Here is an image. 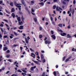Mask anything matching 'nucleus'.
<instances>
[{
  "label": "nucleus",
  "mask_w": 76,
  "mask_h": 76,
  "mask_svg": "<svg viewBox=\"0 0 76 76\" xmlns=\"http://www.w3.org/2000/svg\"><path fill=\"white\" fill-rule=\"evenodd\" d=\"M18 13L19 14H20V15H22V12H21L19 11Z\"/></svg>",
  "instance_id": "obj_40"
},
{
  "label": "nucleus",
  "mask_w": 76,
  "mask_h": 76,
  "mask_svg": "<svg viewBox=\"0 0 76 76\" xmlns=\"http://www.w3.org/2000/svg\"><path fill=\"white\" fill-rule=\"evenodd\" d=\"M13 33L14 34V35H15V36H17L19 34H18L16 33V32H13Z\"/></svg>",
  "instance_id": "obj_19"
},
{
  "label": "nucleus",
  "mask_w": 76,
  "mask_h": 76,
  "mask_svg": "<svg viewBox=\"0 0 76 76\" xmlns=\"http://www.w3.org/2000/svg\"><path fill=\"white\" fill-rule=\"evenodd\" d=\"M23 26H21L20 27H19L18 28L20 29H23Z\"/></svg>",
  "instance_id": "obj_20"
},
{
  "label": "nucleus",
  "mask_w": 76,
  "mask_h": 76,
  "mask_svg": "<svg viewBox=\"0 0 76 76\" xmlns=\"http://www.w3.org/2000/svg\"><path fill=\"white\" fill-rule=\"evenodd\" d=\"M3 13L1 12H0V15H3Z\"/></svg>",
  "instance_id": "obj_64"
},
{
  "label": "nucleus",
  "mask_w": 76,
  "mask_h": 76,
  "mask_svg": "<svg viewBox=\"0 0 76 76\" xmlns=\"http://www.w3.org/2000/svg\"><path fill=\"white\" fill-rule=\"evenodd\" d=\"M35 12V10H34L33 9V8L31 9V13L32 15H35V14L34 13H33L32 12Z\"/></svg>",
  "instance_id": "obj_11"
},
{
  "label": "nucleus",
  "mask_w": 76,
  "mask_h": 76,
  "mask_svg": "<svg viewBox=\"0 0 76 76\" xmlns=\"http://www.w3.org/2000/svg\"><path fill=\"white\" fill-rule=\"evenodd\" d=\"M35 54H36L37 56H38V52H36V53H35Z\"/></svg>",
  "instance_id": "obj_43"
},
{
  "label": "nucleus",
  "mask_w": 76,
  "mask_h": 76,
  "mask_svg": "<svg viewBox=\"0 0 76 76\" xmlns=\"http://www.w3.org/2000/svg\"><path fill=\"white\" fill-rule=\"evenodd\" d=\"M10 52V50H7V51L6 53H9Z\"/></svg>",
  "instance_id": "obj_30"
},
{
  "label": "nucleus",
  "mask_w": 76,
  "mask_h": 76,
  "mask_svg": "<svg viewBox=\"0 0 76 76\" xmlns=\"http://www.w3.org/2000/svg\"><path fill=\"white\" fill-rule=\"evenodd\" d=\"M39 4H40L42 5H43L44 4V3H43V2H41V3H39Z\"/></svg>",
  "instance_id": "obj_44"
},
{
  "label": "nucleus",
  "mask_w": 76,
  "mask_h": 76,
  "mask_svg": "<svg viewBox=\"0 0 76 76\" xmlns=\"http://www.w3.org/2000/svg\"><path fill=\"white\" fill-rule=\"evenodd\" d=\"M27 39L26 38H25V39L26 40V44H28L29 43V42L28 41L29 40V39H30V38L28 36L27 37Z\"/></svg>",
  "instance_id": "obj_2"
},
{
  "label": "nucleus",
  "mask_w": 76,
  "mask_h": 76,
  "mask_svg": "<svg viewBox=\"0 0 76 76\" xmlns=\"http://www.w3.org/2000/svg\"><path fill=\"white\" fill-rule=\"evenodd\" d=\"M3 3V1H0V4H1Z\"/></svg>",
  "instance_id": "obj_46"
},
{
  "label": "nucleus",
  "mask_w": 76,
  "mask_h": 76,
  "mask_svg": "<svg viewBox=\"0 0 76 76\" xmlns=\"http://www.w3.org/2000/svg\"><path fill=\"white\" fill-rule=\"evenodd\" d=\"M23 35V36H24L25 37V36L26 35V34H24V33H23L22 34Z\"/></svg>",
  "instance_id": "obj_62"
},
{
  "label": "nucleus",
  "mask_w": 76,
  "mask_h": 76,
  "mask_svg": "<svg viewBox=\"0 0 76 76\" xmlns=\"http://www.w3.org/2000/svg\"><path fill=\"white\" fill-rule=\"evenodd\" d=\"M53 74L55 76L56 75V72H54L53 73Z\"/></svg>",
  "instance_id": "obj_41"
},
{
  "label": "nucleus",
  "mask_w": 76,
  "mask_h": 76,
  "mask_svg": "<svg viewBox=\"0 0 76 76\" xmlns=\"http://www.w3.org/2000/svg\"><path fill=\"white\" fill-rule=\"evenodd\" d=\"M11 12H15V9L13 8H12V9L11 10Z\"/></svg>",
  "instance_id": "obj_18"
},
{
  "label": "nucleus",
  "mask_w": 76,
  "mask_h": 76,
  "mask_svg": "<svg viewBox=\"0 0 76 76\" xmlns=\"http://www.w3.org/2000/svg\"><path fill=\"white\" fill-rule=\"evenodd\" d=\"M51 37L52 38H53V39H56V36L53 35H52V36H51Z\"/></svg>",
  "instance_id": "obj_14"
},
{
  "label": "nucleus",
  "mask_w": 76,
  "mask_h": 76,
  "mask_svg": "<svg viewBox=\"0 0 76 76\" xmlns=\"http://www.w3.org/2000/svg\"><path fill=\"white\" fill-rule=\"evenodd\" d=\"M59 32H63V31L61 30H59Z\"/></svg>",
  "instance_id": "obj_54"
},
{
  "label": "nucleus",
  "mask_w": 76,
  "mask_h": 76,
  "mask_svg": "<svg viewBox=\"0 0 76 76\" xmlns=\"http://www.w3.org/2000/svg\"><path fill=\"white\" fill-rule=\"evenodd\" d=\"M58 26H59L60 27H62V25L61 24H58Z\"/></svg>",
  "instance_id": "obj_23"
},
{
  "label": "nucleus",
  "mask_w": 76,
  "mask_h": 76,
  "mask_svg": "<svg viewBox=\"0 0 76 76\" xmlns=\"http://www.w3.org/2000/svg\"><path fill=\"white\" fill-rule=\"evenodd\" d=\"M73 3L74 4H75V3H76V1H75V0H74V1H73Z\"/></svg>",
  "instance_id": "obj_55"
},
{
  "label": "nucleus",
  "mask_w": 76,
  "mask_h": 76,
  "mask_svg": "<svg viewBox=\"0 0 76 76\" xmlns=\"http://www.w3.org/2000/svg\"><path fill=\"white\" fill-rule=\"evenodd\" d=\"M45 59H44L43 60V63H45Z\"/></svg>",
  "instance_id": "obj_52"
},
{
  "label": "nucleus",
  "mask_w": 76,
  "mask_h": 76,
  "mask_svg": "<svg viewBox=\"0 0 76 76\" xmlns=\"http://www.w3.org/2000/svg\"><path fill=\"white\" fill-rule=\"evenodd\" d=\"M42 37V35H39V38H41Z\"/></svg>",
  "instance_id": "obj_39"
},
{
  "label": "nucleus",
  "mask_w": 76,
  "mask_h": 76,
  "mask_svg": "<svg viewBox=\"0 0 76 76\" xmlns=\"http://www.w3.org/2000/svg\"><path fill=\"white\" fill-rule=\"evenodd\" d=\"M18 23H19L18 25H21L22 23V22H19Z\"/></svg>",
  "instance_id": "obj_35"
},
{
  "label": "nucleus",
  "mask_w": 76,
  "mask_h": 76,
  "mask_svg": "<svg viewBox=\"0 0 76 76\" xmlns=\"http://www.w3.org/2000/svg\"><path fill=\"white\" fill-rule=\"evenodd\" d=\"M71 58V57H69L68 58L66 59V60L65 61V62H67V61H68Z\"/></svg>",
  "instance_id": "obj_10"
},
{
  "label": "nucleus",
  "mask_w": 76,
  "mask_h": 76,
  "mask_svg": "<svg viewBox=\"0 0 76 76\" xmlns=\"http://www.w3.org/2000/svg\"><path fill=\"white\" fill-rule=\"evenodd\" d=\"M21 51H22V49H23V48H22V47H20V48Z\"/></svg>",
  "instance_id": "obj_60"
},
{
  "label": "nucleus",
  "mask_w": 76,
  "mask_h": 76,
  "mask_svg": "<svg viewBox=\"0 0 76 76\" xmlns=\"http://www.w3.org/2000/svg\"><path fill=\"white\" fill-rule=\"evenodd\" d=\"M61 36H65L66 35V33H61Z\"/></svg>",
  "instance_id": "obj_8"
},
{
  "label": "nucleus",
  "mask_w": 76,
  "mask_h": 76,
  "mask_svg": "<svg viewBox=\"0 0 76 76\" xmlns=\"http://www.w3.org/2000/svg\"><path fill=\"white\" fill-rule=\"evenodd\" d=\"M52 23L53 25H55V23L53 21L52 22Z\"/></svg>",
  "instance_id": "obj_57"
},
{
  "label": "nucleus",
  "mask_w": 76,
  "mask_h": 76,
  "mask_svg": "<svg viewBox=\"0 0 76 76\" xmlns=\"http://www.w3.org/2000/svg\"><path fill=\"white\" fill-rule=\"evenodd\" d=\"M66 58V56L64 57V58H63V61H64L65 60V59Z\"/></svg>",
  "instance_id": "obj_32"
},
{
  "label": "nucleus",
  "mask_w": 76,
  "mask_h": 76,
  "mask_svg": "<svg viewBox=\"0 0 76 76\" xmlns=\"http://www.w3.org/2000/svg\"><path fill=\"white\" fill-rule=\"evenodd\" d=\"M50 20H51V21H53V18L52 17H50Z\"/></svg>",
  "instance_id": "obj_45"
},
{
  "label": "nucleus",
  "mask_w": 76,
  "mask_h": 76,
  "mask_svg": "<svg viewBox=\"0 0 76 76\" xmlns=\"http://www.w3.org/2000/svg\"><path fill=\"white\" fill-rule=\"evenodd\" d=\"M12 16H13V18H15V14H14V13H13L12 14Z\"/></svg>",
  "instance_id": "obj_27"
},
{
  "label": "nucleus",
  "mask_w": 76,
  "mask_h": 76,
  "mask_svg": "<svg viewBox=\"0 0 76 76\" xmlns=\"http://www.w3.org/2000/svg\"><path fill=\"white\" fill-rule=\"evenodd\" d=\"M17 20L18 22H20V17H18L17 18Z\"/></svg>",
  "instance_id": "obj_21"
},
{
  "label": "nucleus",
  "mask_w": 76,
  "mask_h": 76,
  "mask_svg": "<svg viewBox=\"0 0 76 76\" xmlns=\"http://www.w3.org/2000/svg\"><path fill=\"white\" fill-rule=\"evenodd\" d=\"M39 72V71H38V69H37V70L36 71V72H37V73H38Z\"/></svg>",
  "instance_id": "obj_50"
},
{
  "label": "nucleus",
  "mask_w": 76,
  "mask_h": 76,
  "mask_svg": "<svg viewBox=\"0 0 76 76\" xmlns=\"http://www.w3.org/2000/svg\"><path fill=\"white\" fill-rule=\"evenodd\" d=\"M21 70L23 72H24L25 73H26V71H25V69H24L22 68L21 69Z\"/></svg>",
  "instance_id": "obj_15"
},
{
  "label": "nucleus",
  "mask_w": 76,
  "mask_h": 76,
  "mask_svg": "<svg viewBox=\"0 0 76 76\" xmlns=\"http://www.w3.org/2000/svg\"><path fill=\"white\" fill-rule=\"evenodd\" d=\"M10 35L9 36V37L10 38H11V39H12L13 38V37L14 36V35H13V34H10Z\"/></svg>",
  "instance_id": "obj_7"
},
{
  "label": "nucleus",
  "mask_w": 76,
  "mask_h": 76,
  "mask_svg": "<svg viewBox=\"0 0 76 76\" xmlns=\"http://www.w3.org/2000/svg\"><path fill=\"white\" fill-rule=\"evenodd\" d=\"M30 50L31 51H34V50H33L31 48H30Z\"/></svg>",
  "instance_id": "obj_48"
},
{
  "label": "nucleus",
  "mask_w": 76,
  "mask_h": 76,
  "mask_svg": "<svg viewBox=\"0 0 76 76\" xmlns=\"http://www.w3.org/2000/svg\"><path fill=\"white\" fill-rule=\"evenodd\" d=\"M10 6H13V3L11 2L10 4Z\"/></svg>",
  "instance_id": "obj_26"
},
{
  "label": "nucleus",
  "mask_w": 76,
  "mask_h": 76,
  "mask_svg": "<svg viewBox=\"0 0 76 76\" xmlns=\"http://www.w3.org/2000/svg\"><path fill=\"white\" fill-rule=\"evenodd\" d=\"M51 33L52 34H53L54 33L53 32V31H51Z\"/></svg>",
  "instance_id": "obj_58"
},
{
  "label": "nucleus",
  "mask_w": 76,
  "mask_h": 76,
  "mask_svg": "<svg viewBox=\"0 0 76 76\" xmlns=\"http://www.w3.org/2000/svg\"><path fill=\"white\" fill-rule=\"evenodd\" d=\"M25 9L27 10V11H28V8L27 7H25Z\"/></svg>",
  "instance_id": "obj_53"
},
{
  "label": "nucleus",
  "mask_w": 76,
  "mask_h": 76,
  "mask_svg": "<svg viewBox=\"0 0 76 76\" xmlns=\"http://www.w3.org/2000/svg\"><path fill=\"white\" fill-rule=\"evenodd\" d=\"M7 37V36H4V38H5Z\"/></svg>",
  "instance_id": "obj_47"
},
{
  "label": "nucleus",
  "mask_w": 76,
  "mask_h": 76,
  "mask_svg": "<svg viewBox=\"0 0 76 76\" xmlns=\"http://www.w3.org/2000/svg\"><path fill=\"white\" fill-rule=\"evenodd\" d=\"M33 61H34V62L36 63V64H38V65H40V63H39V62L35 61H34L33 60H32Z\"/></svg>",
  "instance_id": "obj_5"
},
{
  "label": "nucleus",
  "mask_w": 76,
  "mask_h": 76,
  "mask_svg": "<svg viewBox=\"0 0 76 76\" xmlns=\"http://www.w3.org/2000/svg\"><path fill=\"white\" fill-rule=\"evenodd\" d=\"M2 47V45H0V48L1 49V48Z\"/></svg>",
  "instance_id": "obj_56"
},
{
  "label": "nucleus",
  "mask_w": 76,
  "mask_h": 76,
  "mask_svg": "<svg viewBox=\"0 0 76 76\" xmlns=\"http://www.w3.org/2000/svg\"><path fill=\"white\" fill-rule=\"evenodd\" d=\"M35 68H36V66H32L30 68V70L31 71H34V69Z\"/></svg>",
  "instance_id": "obj_6"
},
{
  "label": "nucleus",
  "mask_w": 76,
  "mask_h": 76,
  "mask_svg": "<svg viewBox=\"0 0 76 76\" xmlns=\"http://www.w3.org/2000/svg\"><path fill=\"white\" fill-rule=\"evenodd\" d=\"M41 57L42 59H43V58H44V55L42 54H41Z\"/></svg>",
  "instance_id": "obj_22"
},
{
  "label": "nucleus",
  "mask_w": 76,
  "mask_h": 76,
  "mask_svg": "<svg viewBox=\"0 0 76 76\" xmlns=\"http://www.w3.org/2000/svg\"><path fill=\"white\" fill-rule=\"evenodd\" d=\"M45 43L46 44H51V41L50 40H46Z\"/></svg>",
  "instance_id": "obj_3"
},
{
  "label": "nucleus",
  "mask_w": 76,
  "mask_h": 76,
  "mask_svg": "<svg viewBox=\"0 0 76 76\" xmlns=\"http://www.w3.org/2000/svg\"><path fill=\"white\" fill-rule=\"evenodd\" d=\"M8 50V48L6 47H5L3 48V50L4 51H6L7 50Z\"/></svg>",
  "instance_id": "obj_12"
},
{
  "label": "nucleus",
  "mask_w": 76,
  "mask_h": 76,
  "mask_svg": "<svg viewBox=\"0 0 76 76\" xmlns=\"http://www.w3.org/2000/svg\"><path fill=\"white\" fill-rule=\"evenodd\" d=\"M21 3L23 4L24 6H26V4H25V3L24 2L23 0H21Z\"/></svg>",
  "instance_id": "obj_9"
},
{
  "label": "nucleus",
  "mask_w": 76,
  "mask_h": 76,
  "mask_svg": "<svg viewBox=\"0 0 76 76\" xmlns=\"http://www.w3.org/2000/svg\"><path fill=\"white\" fill-rule=\"evenodd\" d=\"M0 29L1 31L2 32H3V28H0Z\"/></svg>",
  "instance_id": "obj_28"
},
{
  "label": "nucleus",
  "mask_w": 76,
  "mask_h": 76,
  "mask_svg": "<svg viewBox=\"0 0 76 76\" xmlns=\"http://www.w3.org/2000/svg\"><path fill=\"white\" fill-rule=\"evenodd\" d=\"M34 20L35 21V22H37V18H35L34 19Z\"/></svg>",
  "instance_id": "obj_33"
},
{
  "label": "nucleus",
  "mask_w": 76,
  "mask_h": 76,
  "mask_svg": "<svg viewBox=\"0 0 76 76\" xmlns=\"http://www.w3.org/2000/svg\"><path fill=\"white\" fill-rule=\"evenodd\" d=\"M9 42L8 41V40H7V42H6V44H9Z\"/></svg>",
  "instance_id": "obj_34"
},
{
  "label": "nucleus",
  "mask_w": 76,
  "mask_h": 76,
  "mask_svg": "<svg viewBox=\"0 0 76 76\" xmlns=\"http://www.w3.org/2000/svg\"><path fill=\"white\" fill-rule=\"evenodd\" d=\"M9 73V71H7V73H6V74H8V73Z\"/></svg>",
  "instance_id": "obj_63"
},
{
  "label": "nucleus",
  "mask_w": 76,
  "mask_h": 76,
  "mask_svg": "<svg viewBox=\"0 0 76 76\" xmlns=\"http://www.w3.org/2000/svg\"><path fill=\"white\" fill-rule=\"evenodd\" d=\"M18 72H19L20 73H22V72L20 70V69H18Z\"/></svg>",
  "instance_id": "obj_36"
},
{
  "label": "nucleus",
  "mask_w": 76,
  "mask_h": 76,
  "mask_svg": "<svg viewBox=\"0 0 76 76\" xmlns=\"http://www.w3.org/2000/svg\"><path fill=\"white\" fill-rule=\"evenodd\" d=\"M31 55H33V56H33L32 55H31V57H33V58H35V55L34 54V53H31Z\"/></svg>",
  "instance_id": "obj_13"
},
{
  "label": "nucleus",
  "mask_w": 76,
  "mask_h": 76,
  "mask_svg": "<svg viewBox=\"0 0 76 76\" xmlns=\"http://www.w3.org/2000/svg\"><path fill=\"white\" fill-rule=\"evenodd\" d=\"M0 26H1V27H3V25L2 24H1L0 25Z\"/></svg>",
  "instance_id": "obj_61"
},
{
  "label": "nucleus",
  "mask_w": 76,
  "mask_h": 76,
  "mask_svg": "<svg viewBox=\"0 0 76 76\" xmlns=\"http://www.w3.org/2000/svg\"><path fill=\"white\" fill-rule=\"evenodd\" d=\"M56 6L54 5L53 7V9H56Z\"/></svg>",
  "instance_id": "obj_38"
},
{
  "label": "nucleus",
  "mask_w": 76,
  "mask_h": 76,
  "mask_svg": "<svg viewBox=\"0 0 76 76\" xmlns=\"http://www.w3.org/2000/svg\"><path fill=\"white\" fill-rule=\"evenodd\" d=\"M14 4L16 7H17L19 8V10H21V9L20 8L21 6L20 5H19L20 4H17L16 2H14Z\"/></svg>",
  "instance_id": "obj_1"
},
{
  "label": "nucleus",
  "mask_w": 76,
  "mask_h": 76,
  "mask_svg": "<svg viewBox=\"0 0 76 76\" xmlns=\"http://www.w3.org/2000/svg\"><path fill=\"white\" fill-rule=\"evenodd\" d=\"M10 55L9 54H8L6 56V57H7V58H8V57H10Z\"/></svg>",
  "instance_id": "obj_24"
},
{
  "label": "nucleus",
  "mask_w": 76,
  "mask_h": 76,
  "mask_svg": "<svg viewBox=\"0 0 76 76\" xmlns=\"http://www.w3.org/2000/svg\"><path fill=\"white\" fill-rule=\"evenodd\" d=\"M4 69H5V68H4V67H2L1 69H2V70H4Z\"/></svg>",
  "instance_id": "obj_37"
},
{
  "label": "nucleus",
  "mask_w": 76,
  "mask_h": 76,
  "mask_svg": "<svg viewBox=\"0 0 76 76\" xmlns=\"http://www.w3.org/2000/svg\"><path fill=\"white\" fill-rule=\"evenodd\" d=\"M67 36H68L67 37V38H72V37L69 34H67Z\"/></svg>",
  "instance_id": "obj_16"
},
{
  "label": "nucleus",
  "mask_w": 76,
  "mask_h": 76,
  "mask_svg": "<svg viewBox=\"0 0 76 76\" xmlns=\"http://www.w3.org/2000/svg\"><path fill=\"white\" fill-rule=\"evenodd\" d=\"M71 12H72V15H73L74 14V12H75V10H73L71 11Z\"/></svg>",
  "instance_id": "obj_25"
},
{
  "label": "nucleus",
  "mask_w": 76,
  "mask_h": 76,
  "mask_svg": "<svg viewBox=\"0 0 76 76\" xmlns=\"http://www.w3.org/2000/svg\"><path fill=\"white\" fill-rule=\"evenodd\" d=\"M56 10L57 11H60V10H62L63 11V9H62L60 7H58V6H57L56 7Z\"/></svg>",
  "instance_id": "obj_4"
},
{
  "label": "nucleus",
  "mask_w": 76,
  "mask_h": 76,
  "mask_svg": "<svg viewBox=\"0 0 76 76\" xmlns=\"http://www.w3.org/2000/svg\"><path fill=\"white\" fill-rule=\"evenodd\" d=\"M39 29L40 30V31H41V30H42V27H40Z\"/></svg>",
  "instance_id": "obj_59"
},
{
  "label": "nucleus",
  "mask_w": 76,
  "mask_h": 76,
  "mask_svg": "<svg viewBox=\"0 0 76 76\" xmlns=\"http://www.w3.org/2000/svg\"><path fill=\"white\" fill-rule=\"evenodd\" d=\"M16 46H18V45H14L13 46H12V47H16Z\"/></svg>",
  "instance_id": "obj_31"
},
{
  "label": "nucleus",
  "mask_w": 76,
  "mask_h": 76,
  "mask_svg": "<svg viewBox=\"0 0 76 76\" xmlns=\"http://www.w3.org/2000/svg\"><path fill=\"white\" fill-rule=\"evenodd\" d=\"M22 75H26V74L25 73L22 72Z\"/></svg>",
  "instance_id": "obj_29"
},
{
  "label": "nucleus",
  "mask_w": 76,
  "mask_h": 76,
  "mask_svg": "<svg viewBox=\"0 0 76 76\" xmlns=\"http://www.w3.org/2000/svg\"><path fill=\"white\" fill-rule=\"evenodd\" d=\"M5 10L6 12L7 13H8V14H10V11H7V10H6V9H5Z\"/></svg>",
  "instance_id": "obj_17"
},
{
  "label": "nucleus",
  "mask_w": 76,
  "mask_h": 76,
  "mask_svg": "<svg viewBox=\"0 0 76 76\" xmlns=\"http://www.w3.org/2000/svg\"><path fill=\"white\" fill-rule=\"evenodd\" d=\"M17 29V28H16V27H13V29H14V30H15V29Z\"/></svg>",
  "instance_id": "obj_49"
},
{
  "label": "nucleus",
  "mask_w": 76,
  "mask_h": 76,
  "mask_svg": "<svg viewBox=\"0 0 76 76\" xmlns=\"http://www.w3.org/2000/svg\"><path fill=\"white\" fill-rule=\"evenodd\" d=\"M4 20V21H5V22H8V21L7 20Z\"/></svg>",
  "instance_id": "obj_51"
},
{
  "label": "nucleus",
  "mask_w": 76,
  "mask_h": 76,
  "mask_svg": "<svg viewBox=\"0 0 76 76\" xmlns=\"http://www.w3.org/2000/svg\"><path fill=\"white\" fill-rule=\"evenodd\" d=\"M8 61H10V62H12V60H11V59H9L8 60Z\"/></svg>",
  "instance_id": "obj_42"
}]
</instances>
